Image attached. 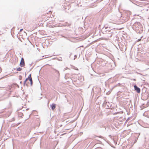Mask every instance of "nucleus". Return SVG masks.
I'll return each mask as SVG.
<instances>
[{
  "instance_id": "obj_1",
  "label": "nucleus",
  "mask_w": 149,
  "mask_h": 149,
  "mask_svg": "<svg viewBox=\"0 0 149 149\" xmlns=\"http://www.w3.org/2000/svg\"><path fill=\"white\" fill-rule=\"evenodd\" d=\"M132 28L138 33L141 34L143 32V27L139 22H136L132 26Z\"/></svg>"
},
{
  "instance_id": "obj_2",
  "label": "nucleus",
  "mask_w": 149,
  "mask_h": 149,
  "mask_svg": "<svg viewBox=\"0 0 149 149\" xmlns=\"http://www.w3.org/2000/svg\"><path fill=\"white\" fill-rule=\"evenodd\" d=\"M53 70L54 71L53 75L54 77V79L56 81H59L60 76L59 72L55 69L54 68Z\"/></svg>"
},
{
  "instance_id": "obj_3",
  "label": "nucleus",
  "mask_w": 149,
  "mask_h": 149,
  "mask_svg": "<svg viewBox=\"0 0 149 149\" xmlns=\"http://www.w3.org/2000/svg\"><path fill=\"white\" fill-rule=\"evenodd\" d=\"M112 104L109 102H107L106 101H104L103 104V106H104L107 109H112L113 108L112 107Z\"/></svg>"
},
{
  "instance_id": "obj_4",
  "label": "nucleus",
  "mask_w": 149,
  "mask_h": 149,
  "mask_svg": "<svg viewBox=\"0 0 149 149\" xmlns=\"http://www.w3.org/2000/svg\"><path fill=\"white\" fill-rule=\"evenodd\" d=\"M72 24V21H70L69 22H65V23L62 24V26H67L69 27V28H70V26Z\"/></svg>"
},
{
  "instance_id": "obj_5",
  "label": "nucleus",
  "mask_w": 149,
  "mask_h": 149,
  "mask_svg": "<svg viewBox=\"0 0 149 149\" xmlns=\"http://www.w3.org/2000/svg\"><path fill=\"white\" fill-rule=\"evenodd\" d=\"M25 65V64L24 59L23 57H22L19 64V66L21 67H24Z\"/></svg>"
},
{
  "instance_id": "obj_6",
  "label": "nucleus",
  "mask_w": 149,
  "mask_h": 149,
  "mask_svg": "<svg viewBox=\"0 0 149 149\" xmlns=\"http://www.w3.org/2000/svg\"><path fill=\"white\" fill-rule=\"evenodd\" d=\"M134 90L138 93H139L140 92L141 90L135 84L134 86Z\"/></svg>"
},
{
  "instance_id": "obj_7",
  "label": "nucleus",
  "mask_w": 149,
  "mask_h": 149,
  "mask_svg": "<svg viewBox=\"0 0 149 149\" xmlns=\"http://www.w3.org/2000/svg\"><path fill=\"white\" fill-rule=\"evenodd\" d=\"M28 78H29V80L30 81L31 86H32L33 85V81L32 79V77H31V74H30L28 77Z\"/></svg>"
},
{
  "instance_id": "obj_8",
  "label": "nucleus",
  "mask_w": 149,
  "mask_h": 149,
  "mask_svg": "<svg viewBox=\"0 0 149 149\" xmlns=\"http://www.w3.org/2000/svg\"><path fill=\"white\" fill-rule=\"evenodd\" d=\"M125 21H127L130 18V15L128 14H125Z\"/></svg>"
},
{
  "instance_id": "obj_9",
  "label": "nucleus",
  "mask_w": 149,
  "mask_h": 149,
  "mask_svg": "<svg viewBox=\"0 0 149 149\" xmlns=\"http://www.w3.org/2000/svg\"><path fill=\"white\" fill-rule=\"evenodd\" d=\"M29 80V78H28V77L26 78L25 80L24 81V83H23V85L24 86H25V85H26L27 86H28V84H29V83L28 82V83H27L26 84V82L27 81V80Z\"/></svg>"
},
{
  "instance_id": "obj_10",
  "label": "nucleus",
  "mask_w": 149,
  "mask_h": 149,
  "mask_svg": "<svg viewBox=\"0 0 149 149\" xmlns=\"http://www.w3.org/2000/svg\"><path fill=\"white\" fill-rule=\"evenodd\" d=\"M50 107L52 110H54L56 107V104L54 103L50 105Z\"/></svg>"
},
{
  "instance_id": "obj_11",
  "label": "nucleus",
  "mask_w": 149,
  "mask_h": 149,
  "mask_svg": "<svg viewBox=\"0 0 149 149\" xmlns=\"http://www.w3.org/2000/svg\"><path fill=\"white\" fill-rule=\"evenodd\" d=\"M97 92L98 95H99L101 93V89L100 88H98L97 89Z\"/></svg>"
},
{
  "instance_id": "obj_12",
  "label": "nucleus",
  "mask_w": 149,
  "mask_h": 149,
  "mask_svg": "<svg viewBox=\"0 0 149 149\" xmlns=\"http://www.w3.org/2000/svg\"><path fill=\"white\" fill-rule=\"evenodd\" d=\"M122 14L120 12H118V13L117 14V17H118L120 18L121 17H122Z\"/></svg>"
},
{
  "instance_id": "obj_13",
  "label": "nucleus",
  "mask_w": 149,
  "mask_h": 149,
  "mask_svg": "<svg viewBox=\"0 0 149 149\" xmlns=\"http://www.w3.org/2000/svg\"><path fill=\"white\" fill-rule=\"evenodd\" d=\"M69 74L68 73L66 74L65 76V79H67V78L68 77H69Z\"/></svg>"
},
{
  "instance_id": "obj_14",
  "label": "nucleus",
  "mask_w": 149,
  "mask_h": 149,
  "mask_svg": "<svg viewBox=\"0 0 149 149\" xmlns=\"http://www.w3.org/2000/svg\"><path fill=\"white\" fill-rule=\"evenodd\" d=\"M132 125L133 126H134L135 127L134 129L135 130H137V126H136V125L135 124V123L132 124Z\"/></svg>"
},
{
  "instance_id": "obj_15",
  "label": "nucleus",
  "mask_w": 149,
  "mask_h": 149,
  "mask_svg": "<svg viewBox=\"0 0 149 149\" xmlns=\"http://www.w3.org/2000/svg\"><path fill=\"white\" fill-rule=\"evenodd\" d=\"M65 42H61L60 44V45L62 47H63L65 46Z\"/></svg>"
},
{
  "instance_id": "obj_16",
  "label": "nucleus",
  "mask_w": 149,
  "mask_h": 149,
  "mask_svg": "<svg viewBox=\"0 0 149 149\" xmlns=\"http://www.w3.org/2000/svg\"><path fill=\"white\" fill-rule=\"evenodd\" d=\"M22 69L21 68L19 67L16 70L17 71H21Z\"/></svg>"
},
{
  "instance_id": "obj_17",
  "label": "nucleus",
  "mask_w": 149,
  "mask_h": 149,
  "mask_svg": "<svg viewBox=\"0 0 149 149\" xmlns=\"http://www.w3.org/2000/svg\"><path fill=\"white\" fill-rule=\"evenodd\" d=\"M18 115L19 116V117L22 118V116H23V114L22 113H20Z\"/></svg>"
},
{
  "instance_id": "obj_18",
  "label": "nucleus",
  "mask_w": 149,
  "mask_h": 149,
  "mask_svg": "<svg viewBox=\"0 0 149 149\" xmlns=\"http://www.w3.org/2000/svg\"><path fill=\"white\" fill-rule=\"evenodd\" d=\"M14 28V27H13V29H11V35H12V36H13V33H12V31H13V29Z\"/></svg>"
},
{
  "instance_id": "obj_19",
  "label": "nucleus",
  "mask_w": 149,
  "mask_h": 149,
  "mask_svg": "<svg viewBox=\"0 0 149 149\" xmlns=\"http://www.w3.org/2000/svg\"><path fill=\"white\" fill-rule=\"evenodd\" d=\"M58 61H62V58H61V57H60L59 58H58Z\"/></svg>"
},
{
  "instance_id": "obj_20",
  "label": "nucleus",
  "mask_w": 149,
  "mask_h": 149,
  "mask_svg": "<svg viewBox=\"0 0 149 149\" xmlns=\"http://www.w3.org/2000/svg\"><path fill=\"white\" fill-rule=\"evenodd\" d=\"M13 84L14 85V86L15 85L16 86H17L18 87V88H19V86L16 83H14Z\"/></svg>"
},
{
  "instance_id": "obj_21",
  "label": "nucleus",
  "mask_w": 149,
  "mask_h": 149,
  "mask_svg": "<svg viewBox=\"0 0 149 149\" xmlns=\"http://www.w3.org/2000/svg\"><path fill=\"white\" fill-rule=\"evenodd\" d=\"M72 54V53L71 52H70L69 53V58H70V56Z\"/></svg>"
},
{
  "instance_id": "obj_22",
  "label": "nucleus",
  "mask_w": 149,
  "mask_h": 149,
  "mask_svg": "<svg viewBox=\"0 0 149 149\" xmlns=\"http://www.w3.org/2000/svg\"><path fill=\"white\" fill-rule=\"evenodd\" d=\"M110 33H111V35H110V36H108L109 37H111V36H112V34L113 33V32H110Z\"/></svg>"
},
{
  "instance_id": "obj_23",
  "label": "nucleus",
  "mask_w": 149,
  "mask_h": 149,
  "mask_svg": "<svg viewBox=\"0 0 149 149\" xmlns=\"http://www.w3.org/2000/svg\"><path fill=\"white\" fill-rule=\"evenodd\" d=\"M130 118H131V117H129V118H128L126 120V122H127V121H128L130 119Z\"/></svg>"
},
{
  "instance_id": "obj_24",
  "label": "nucleus",
  "mask_w": 149,
  "mask_h": 149,
  "mask_svg": "<svg viewBox=\"0 0 149 149\" xmlns=\"http://www.w3.org/2000/svg\"><path fill=\"white\" fill-rule=\"evenodd\" d=\"M77 57V56L76 55H74V60Z\"/></svg>"
},
{
  "instance_id": "obj_25",
  "label": "nucleus",
  "mask_w": 149,
  "mask_h": 149,
  "mask_svg": "<svg viewBox=\"0 0 149 149\" xmlns=\"http://www.w3.org/2000/svg\"><path fill=\"white\" fill-rule=\"evenodd\" d=\"M111 31H110L109 30H107L106 32L108 33V32H111Z\"/></svg>"
},
{
  "instance_id": "obj_26",
  "label": "nucleus",
  "mask_w": 149,
  "mask_h": 149,
  "mask_svg": "<svg viewBox=\"0 0 149 149\" xmlns=\"http://www.w3.org/2000/svg\"><path fill=\"white\" fill-rule=\"evenodd\" d=\"M69 122V121H67L65 122L66 125H67L69 123V122Z\"/></svg>"
},
{
  "instance_id": "obj_27",
  "label": "nucleus",
  "mask_w": 149,
  "mask_h": 149,
  "mask_svg": "<svg viewBox=\"0 0 149 149\" xmlns=\"http://www.w3.org/2000/svg\"><path fill=\"white\" fill-rule=\"evenodd\" d=\"M130 79L132 80L136 81V79Z\"/></svg>"
},
{
  "instance_id": "obj_28",
  "label": "nucleus",
  "mask_w": 149,
  "mask_h": 149,
  "mask_svg": "<svg viewBox=\"0 0 149 149\" xmlns=\"http://www.w3.org/2000/svg\"><path fill=\"white\" fill-rule=\"evenodd\" d=\"M118 84H116V85L115 86H114L112 88H115V87H116L117 85H118Z\"/></svg>"
},
{
  "instance_id": "obj_29",
  "label": "nucleus",
  "mask_w": 149,
  "mask_h": 149,
  "mask_svg": "<svg viewBox=\"0 0 149 149\" xmlns=\"http://www.w3.org/2000/svg\"><path fill=\"white\" fill-rule=\"evenodd\" d=\"M23 30V29H21L19 31L20 32L22 31Z\"/></svg>"
},
{
  "instance_id": "obj_30",
  "label": "nucleus",
  "mask_w": 149,
  "mask_h": 149,
  "mask_svg": "<svg viewBox=\"0 0 149 149\" xmlns=\"http://www.w3.org/2000/svg\"><path fill=\"white\" fill-rule=\"evenodd\" d=\"M20 83L21 84H22V81H20Z\"/></svg>"
},
{
  "instance_id": "obj_31",
  "label": "nucleus",
  "mask_w": 149,
  "mask_h": 149,
  "mask_svg": "<svg viewBox=\"0 0 149 149\" xmlns=\"http://www.w3.org/2000/svg\"><path fill=\"white\" fill-rule=\"evenodd\" d=\"M59 126H60V127H62V125H59Z\"/></svg>"
},
{
  "instance_id": "obj_32",
  "label": "nucleus",
  "mask_w": 149,
  "mask_h": 149,
  "mask_svg": "<svg viewBox=\"0 0 149 149\" xmlns=\"http://www.w3.org/2000/svg\"><path fill=\"white\" fill-rule=\"evenodd\" d=\"M32 63H31V64H29V65H30V66H31V65H32Z\"/></svg>"
},
{
  "instance_id": "obj_33",
  "label": "nucleus",
  "mask_w": 149,
  "mask_h": 149,
  "mask_svg": "<svg viewBox=\"0 0 149 149\" xmlns=\"http://www.w3.org/2000/svg\"><path fill=\"white\" fill-rule=\"evenodd\" d=\"M75 70H78V69L77 68H76V69H75Z\"/></svg>"
},
{
  "instance_id": "obj_34",
  "label": "nucleus",
  "mask_w": 149,
  "mask_h": 149,
  "mask_svg": "<svg viewBox=\"0 0 149 149\" xmlns=\"http://www.w3.org/2000/svg\"><path fill=\"white\" fill-rule=\"evenodd\" d=\"M137 73L138 74H140L141 75V73H138V72H137Z\"/></svg>"
},
{
  "instance_id": "obj_35",
  "label": "nucleus",
  "mask_w": 149,
  "mask_h": 149,
  "mask_svg": "<svg viewBox=\"0 0 149 149\" xmlns=\"http://www.w3.org/2000/svg\"><path fill=\"white\" fill-rule=\"evenodd\" d=\"M43 58H40V60H42V59H43Z\"/></svg>"
},
{
  "instance_id": "obj_36",
  "label": "nucleus",
  "mask_w": 149,
  "mask_h": 149,
  "mask_svg": "<svg viewBox=\"0 0 149 149\" xmlns=\"http://www.w3.org/2000/svg\"><path fill=\"white\" fill-rule=\"evenodd\" d=\"M19 77H21V78H22V76H21V75H20V76H19Z\"/></svg>"
},
{
  "instance_id": "obj_37",
  "label": "nucleus",
  "mask_w": 149,
  "mask_h": 149,
  "mask_svg": "<svg viewBox=\"0 0 149 149\" xmlns=\"http://www.w3.org/2000/svg\"><path fill=\"white\" fill-rule=\"evenodd\" d=\"M62 36V37H64V38H67L66 37H64V36Z\"/></svg>"
},
{
  "instance_id": "obj_38",
  "label": "nucleus",
  "mask_w": 149,
  "mask_h": 149,
  "mask_svg": "<svg viewBox=\"0 0 149 149\" xmlns=\"http://www.w3.org/2000/svg\"><path fill=\"white\" fill-rule=\"evenodd\" d=\"M20 80H21L22 79V78H19Z\"/></svg>"
},
{
  "instance_id": "obj_39",
  "label": "nucleus",
  "mask_w": 149,
  "mask_h": 149,
  "mask_svg": "<svg viewBox=\"0 0 149 149\" xmlns=\"http://www.w3.org/2000/svg\"><path fill=\"white\" fill-rule=\"evenodd\" d=\"M18 73V72H15L14 73Z\"/></svg>"
},
{
  "instance_id": "obj_40",
  "label": "nucleus",
  "mask_w": 149,
  "mask_h": 149,
  "mask_svg": "<svg viewBox=\"0 0 149 149\" xmlns=\"http://www.w3.org/2000/svg\"><path fill=\"white\" fill-rule=\"evenodd\" d=\"M28 109H26V110H28Z\"/></svg>"
},
{
  "instance_id": "obj_41",
  "label": "nucleus",
  "mask_w": 149,
  "mask_h": 149,
  "mask_svg": "<svg viewBox=\"0 0 149 149\" xmlns=\"http://www.w3.org/2000/svg\"><path fill=\"white\" fill-rule=\"evenodd\" d=\"M63 122H64V120H63Z\"/></svg>"
},
{
  "instance_id": "obj_42",
  "label": "nucleus",
  "mask_w": 149,
  "mask_h": 149,
  "mask_svg": "<svg viewBox=\"0 0 149 149\" xmlns=\"http://www.w3.org/2000/svg\"><path fill=\"white\" fill-rule=\"evenodd\" d=\"M14 70H15V68H14Z\"/></svg>"
},
{
  "instance_id": "obj_43",
  "label": "nucleus",
  "mask_w": 149,
  "mask_h": 149,
  "mask_svg": "<svg viewBox=\"0 0 149 149\" xmlns=\"http://www.w3.org/2000/svg\"><path fill=\"white\" fill-rule=\"evenodd\" d=\"M47 58V57H45V58Z\"/></svg>"
},
{
  "instance_id": "obj_44",
  "label": "nucleus",
  "mask_w": 149,
  "mask_h": 149,
  "mask_svg": "<svg viewBox=\"0 0 149 149\" xmlns=\"http://www.w3.org/2000/svg\"><path fill=\"white\" fill-rule=\"evenodd\" d=\"M13 31H12V32H13ZM13 33V32H12V33Z\"/></svg>"
},
{
  "instance_id": "obj_45",
  "label": "nucleus",
  "mask_w": 149,
  "mask_h": 149,
  "mask_svg": "<svg viewBox=\"0 0 149 149\" xmlns=\"http://www.w3.org/2000/svg\"><path fill=\"white\" fill-rule=\"evenodd\" d=\"M44 57V56H42V57Z\"/></svg>"
}]
</instances>
